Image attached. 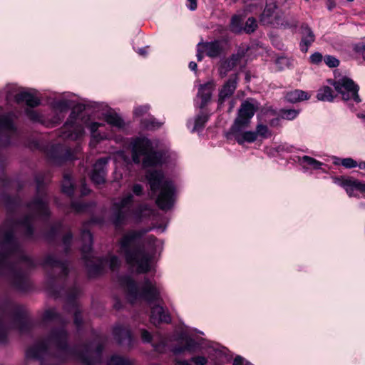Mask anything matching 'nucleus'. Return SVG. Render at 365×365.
<instances>
[{"instance_id":"f257e3e1","label":"nucleus","mask_w":365,"mask_h":365,"mask_svg":"<svg viewBox=\"0 0 365 365\" xmlns=\"http://www.w3.org/2000/svg\"><path fill=\"white\" fill-rule=\"evenodd\" d=\"M50 215L48 201L42 182L36 178V195L26 205V214L18 222L6 221L0 227V278L15 289L24 291L29 286V273L36 263L22 251L14 232L21 230L28 237L33 234V222L37 217Z\"/></svg>"},{"instance_id":"f03ea898","label":"nucleus","mask_w":365,"mask_h":365,"mask_svg":"<svg viewBox=\"0 0 365 365\" xmlns=\"http://www.w3.org/2000/svg\"><path fill=\"white\" fill-rule=\"evenodd\" d=\"M150 230L141 229L129 231L119 242V253L125 257L128 264L135 267L139 273L150 269V259L163 249L162 241L152 235H145Z\"/></svg>"},{"instance_id":"7ed1b4c3","label":"nucleus","mask_w":365,"mask_h":365,"mask_svg":"<svg viewBox=\"0 0 365 365\" xmlns=\"http://www.w3.org/2000/svg\"><path fill=\"white\" fill-rule=\"evenodd\" d=\"M67 339L68 334L64 327H54L46 338L27 350L26 357L39 360L41 365H43L42 360L43 359L48 358L52 354H58L63 357V360H66L70 353V350L68 349Z\"/></svg>"},{"instance_id":"20e7f679","label":"nucleus","mask_w":365,"mask_h":365,"mask_svg":"<svg viewBox=\"0 0 365 365\" xmlns=\"http://www.w3.org/2000/svg\"><path fill=\"white\" fill-rule=\"evenodd\" d=\"M120 284L125 290L127 298L131 303L141 299L150 304L160 301V287L155 282L148 278L144 279L140 287L130 277H123L120 279Z\"/></svg>"},{"instance_id":"39448f33","label":"nucleus","mask_w":365,"mask_h":365,"mask_svg":"<svg viewBox=\"0 0 365 365\" xmlns=\"http://www.w3.org/2000/svg\"><path fill=\"white\" fill-rule=\"evenodd\" d=\"M150 190L153 194H158L156 203L163 210H170L175 202V187L173 182L165 180L160 170H149L146 174Z\"/></svg>"},{"instance_id":"423d86ee","label":"nucleus","mask_w":365,"mask_h":365,"mask_svg":"<svg viewBox=\"0 0 365 365\" xmlns=\"http://www.w3.org/2000/svg\"><path fill=\"white\" fill-rule=\"evenodd\" d=\"M143 157V165L145 168L156 166L165 163L169 155L156 151L154 143L146 138H138L132 143V158L135 163H140V157Z\"/></svg>"},{"instance_id":"0eeeda50","label":"nucleus","mask_w":365,"mask_h":365,"mask_svg":"<svg viewBox=\"0 0 365 365\" xmlns=\"http://www.w3.org/2000/svg\"><path fill=\"white\" fill-rule=\"evenodd\" d=\"M257 109V105L252 99L247 100L242 103L237 117L235 120L231 130H242L244 128L248 127Z\"/></svg>"},{"instance_id":"6e6552de","label":"nucleus","mask_w":365,"mask_h":365,"mask_svg":"<svg viewBox=\"0 0 365 365\" xmlns=\"http://www.w3.org/2000/svg\"><path fill=\"white\" fill-rule=\"evenodd\" d=\"M333 86L344 101L354 100L356 103L361 101L358 95L359 87L351 79L342 77L335 81Z\"/></svg>"},{"instance_id":"1a4fd4ad","label":"nucleus","mask_w":365,"mask_h":365,"mask_svg":"<svg viewBox=\"0 0 365 365\" xmlns=\"http://www.w3.org/2000/svg\"><path fill=\"white\" fill-rule=\"evenodd\" d=\"M133 200V195L127 194L119 202L113 204V221L118 226L128 218L131 212L130 206Z\"/></svg>"},{"instance_id":"9d476101","label":"nucleus","mask_w":365,"mask_h":365,"mask_svg":"<svg viewBox=\"0 0 365 365\" xmlns=\"http://www.w3.org/2000/svg\"><path fill=\"white\" fill-rule=\"evenodd\" d=\"M83 134V128L77 122V115L72 111L68 120L64 124L61 131V137L65 140H76Z\"/></svg>"},{"instance_id":"9b49d317","label":"nucleus","mask_w":365,"mask_h":365,"mask_svg":"<svg viewBox=\"0 0 365 365\" xmlns=\"http://www.w3.org/2000/svg\"><path fill=\"white\" fill-rule=\"evenodd\" d=\"M13 114H0V147L10 143V138L16 135V128L13 123Z\"/></svg>"},{"instance_id":"f8f14e48","label":"nucleus","mask_w":365,"mask_h":365,"mask_svg":"<svg viewBox=\"0 0 365 365\" xmlns=\"http://www.w3.org/2000/svg\"><path fill=\"white\" fill-rule=\"evenodd\" d=\"M7 88V101H9L14 97L17 103L25 102L26 105L31 108L37 106L40 103V100L30 92L21 91L16 93V91H14L15 88L12 86H9Z\"/></svg>"},{"instance_id":"ddd939ff","label":"nucleus","mask_w":365,"mask_h":365,"mask_svg":"<svg viewBox=\"0 0 365 365\" xmlns=\"http://www.w3.org/2000/svg\"><path fill=\"white\" fill-rule=\"evenodd\" d=\"M102 347L98 346L93 351V345L90 344L84 348L82 353L77 355V359L84 365H93L100 362Z\"/></svg>"},{"instance_id":"4468645a","label":"nucleus","mask_w":365,"mask_h":365,"mask_svg":"<svg viewBox=\"0 0 365 365\" xmlns=\"http://www.w3.org/2000/svg\"><path fill=\"white\" fill-rule=\"evenodd\" d=\"M334 182L344 188L350 197L354 195V191L356 190L365 192V183H361L353 178H335Z\"/></svg>"},{"instance_id":"2eb2a0df","label":"nucleus","mask_w":365,"mask_h":365,"mask_svg":"<svg viewBox=\"0 0 365 365\" xmlns=\"http://www.w3.org/2000/svg\"><path fill=\"white\" fill-rule=\"evenodd\" d=\"M108 161V158H104L98 160L95 163L91 175V178L95 184L100 185L105 182L106 175V166Z\"/></svg>"},{"instance_id":"dca6fc26","label":"nucleus","mask_w":365,"mask_h":365,"mask_svg":"<svg viewBox=\"0 0 365 365\" xmlns=\"http://www.w3.org/2000/svg\"><path fill=\"white\" fill-rule=\"evenodd\" d=\"M238 82L237 74L232 75L230 78L224 83L219 93L218 102L222 105L225 99L230 98L235 92Z\"/></svg>"},{"instance_id":"f3484780","label":"nucleus","mask_w":365,"mask_h":365,"mask_svg":"<svg viewBox=\"0 0 365 365\" xmlns=\"http://www.w3.org/2000/svg\"><path fill=\"white\" fill-rule=\"evenodd\" d=\"M41 264L46 269H55L56 271L61 272L63 275L67 274L66 263L57 259L56 257L53 255H46Z\"/></svg>"},{"instance_id":"a211bd4d","label":"nucleus","mask_w":365,"mask_h":365,"mask_svg":"<svg viewBox=\"0 0 365 365\" xmlns=\"http://www.w3.org/2000/svg\"><path fill=\"white\" fill-rule=\"evenodd\" d=\"M243 56L244 53L242 51L237 52V53L233 54L230 58L222 61L219 68L220 77H225L227 73L237 65Z\"/></svg>"},{"instance_id":"6ab92c4d","label":"nucleus","mask_w":365,"mask_h":365,"mask_svg":"<svg viewBox=\"0 0 365 365\" xmlns=\"http://www.w3.org/2000/svg\"><path fill=\"white\" fill-rule=\"evenodd\" d=\"M202 46L204 51L210 58L218 57L224 51V43L221 41L199 43L198 46Z\"/></svg>"},{"instance_id":"aec40b11","label":"nucleus","mask_w":365,"mask_h":365,"mask_svg":"<svg viewBox=\"0 0 365 365\" xmlns=\"http://www.w3.org/2000/svg\"><path fill=\"white\" fill-rule=\"evenodd\" d=\"M215 88V83L211 81L205 84L200 85L197 92V97L201 99V103L199 106L200 108H202L207 102L210 100L212 93Z\"/></svg>"},{"instance_id":"412c9836","label":"nucleus","mask_w":365,"mask_h":365,"mask_svg":"<svg viewBox=\"0 0 365 365\" xmlns=\"http://www.w3.org/2000/svg\"><path fill=\"white\" fill-rule=\"evenodd\" d=\"M150 322L154 325L162 322L168 323L170 322V317L162 306L157 304L151 309Z\"/></svg>"},{"instance_id":"4be33fe9","label":"nucleus","mask_w":365,"mask_h":365,"mask_svg":"<svg viewBox=\"0 0 365 365\" xmlns=\"http://www.w3.org/2000/svg\"><path fill=\"white\" fill-rule=\"evenodd\" d=\"M279 12L275 4H267L260 16V22L264 25H273Z\"/></svg>"},{"instance_id":"5701e85b","label":"nucleus","mask_w":365,"mask_h":365,"mask_svg":"<svg viewBox=\"0 0 365 365\" xmlns=\"http://www.w3.org/2000/svg\"><path fill=\"white\" fill-rule=\"evenodd\" d=\"M113 334L119 344L128 346L132 345L133 338L128 328L123 326H116L114 328Z\"/></svg>"},{"instance_id":"b1692460","label":"nucleus","mask_w":365,"mask_h":365,"mask_svg":"<svg viewBox=\"0 0 365 365\" xmlns=\"http://www.w3.org/2000/svg\"><path fill=\"white\" fill-rule=\"evenodd\" d=\"M315 36L313 31L308 26H302V40L300 43V49L302 52H307L309 47L314 41Z\"/></svg>"},{"instance_id":"393cba45","label":"nucleus","mask_w":365,"mask_h":365,"mask_svg":"<svg viewBox=\"0 0 365 365\" xmlns=\"http://www.w3.org/2000/svg\"><path fill=\"white\" fill-rule=\"evenodd\" d=\"M297 162L298 164L302 167L304 170L314 169L319 170L321 169L323 163L317 160L316 159L309 157L308 155H304L302 157H298Z\"/></svg>"},{"instance_id":"a878e982","label":"nucleus","mask_w":365,"mask_h":365,"mask_svg":"<svg viewBox=\"0 0 365 365\" xmlns=\"http://www.w3.org/2000/svg\"><path fill=\"white\" fill-rule=\"evenodd\" d=\"M297 21L292 18L284 15L283 12L280 11L272 26L280 28H291L297 26Z\"/></svg>"},{"instance_id":"bb28decb","label":"nucleus","mask_w":365,"mask_h":365,"mask_svg":"<svg viewBox=\"0 0 365 365\" xmlns=\"http://www.w3.org/2000/svg\"><path fill=\"white\" fill-rule=\"evenodd\" d=\"M237 142L242 145L244 143H253L257 139V133L255 131H245L242 130L235 131L232 130Z\"/></svg>"},{"instance_id":"cd10ccee","label":"nucleus","mask_w":365,"mask_h":365,"mask_svg":"<svg viewBox=\"0 0 365 365\" xmlns=\"http://www.w3.org/2000/svg\"><path fill=\"white\" fill-rule=\"evenodd\" d=\"M81 240L83 246L81 248L84 258H88L92 248L93 237L91 233L88 230H83L81 233Z\"/></svg>"},{"instance_id":"c85d7f7f","label":"nucleus","mask_w":365,"mask_h":365,"mask_svg":"<svg viewBox=\"0 0 365 365\" xmlns=\"http://www.w3.org/2000/svg\"><path fill=\"white\" fill-rule=\"evenodd\" d=\"M103 125L102 123L97 122H92L87 125V127L90 129L91 133V145H95L100 140L108 138L106 135H101L97 133L98 129Z\"/></svg>"},{"instance_id":"c756f323","label":"nucleus","mask_w":365,"mask_h":365,"mask_svg":"<svg viewBox=\"0 0 365 365\" xmlns=\"http://www.w3.org/2000/svg\"><path fill=\"white\" fill-rule=\"evenodd\" d=\"M285 98L287 101L291 103H297L309 98L307 93L302 90H294L288 92L286 94Z\"/></svg>"},{"instance_id":"7c9ffc66","label":"nucleus","mask_w":365,"mask_h":365,"mask_svg":"<svg viewBox=\"0 0 365 365\" xmlns=\"http://www.w3.org/2000/svg\"><path fill=\"white\" fill-rule=\"evenodd\" d=\"M208 120V115L204 113H200L196 116L194 120H190L187 122V126L190 127L193 125L192 131H198L203 128L205 123Z\"/></svg>"},{"instance_id":"2f4dec72","label":"nucleus","mask_w":365,"mask_h":365,"mask_svg":"<svg viewBox=\"0 0 365 365\" xmlns=\"http://www.w3.org/2000/svg\"><path fill=\"white\" fill-rule=\"evenodd\" d=\"M105 120L112 126L116 128H122L124 125V122L122 118L114 113H108L105 114Z\"/></svg>"},{"instance_id":"473e14b6","label":"nucleus","mask_w":365,"mask_h":365,"mask_svg":"<svg viewBox=\"0 0 365 365\" xmlns=\"http://www.w3.org/2000/svg\"><path fill=\"white\" fill-rule=\"evenodd\" d=\"M28 323L29 322L26 316L24 314H20L14 319L11 328L16 329L21 332H23L28 326Z\"/></svg>"},{"instance_id":"72a5a7b5","label":"nucleus","mask_w":365,"mask_h":365,"mask_svg":"<svg viewBox=\"0 0 365 365\" xmlns=\"http://www.w3.org/2000/svg\"><path fill=\"white\" fill-rule=\"evenodd\" d=\"M317 98L319 101H331L334 99L332 90L329 86H324L318 91Z\"/></svg>"},{"instance_id":"f704fd0d","label":"nucleus","mask_w":365,"mask_h":365,"mask_svg":"<svg viewBox=\"0 0 365 365\" xmlns=\"http://www.w3.org/2000/svg\"><path fill=\"white\" fill-rule=\"evenodd\" d=\"M199 347V345L197 342L195 341L192 338L187 337L185 338V346L184 347L180 348H175L173 351L175 354H180L185 350L188 351H195Z\"/></svg>"},{"instance_id":"c9c22d12","label":"nucleus","mask_w":365,"mask_h":365,"mask_svg":"<svg viewBox=\"0 0 365 365\" xmlns=\"http://www.w3.org/2000/svg\"><path fill=\"white\" fill-rule=\"evenodd\" d=\"M108 365H135V364L128 359L113 355L108 361Z\"/></svg>"},{"instance_id":"e433bc0d","label":"nucleus","mask_w":365,"mask_h":365,"mask_svg":"<svg viewBox=\"0 0 365 365\" xmlns=\"http://www.w3.org/2000/svg\"><path fill=\"white\" fill-rule=\"evenodd\" d=\"M62 191L68 195L73 193V185L69 175H65L62 182Z\"/></svg>"},{"instance_id":"4c0bfd02","label":"nucleus","mask_w":365,"mask_h":365,"mask_svg":"<svg viewBox=\"0 0 365 365\" xmlns=\"http://www.w3.org/2000/svg\"><path fill=\"white\" fill-rule=\"evenodd\" d=\"M42 320L43 322H57L59 321V316L54 309H48L44 312Z\"/></svg>"},{"instance_id":"58836bf2","label":"nucleus","mask_w":365,"mask_h":365,"mask_svg":"<svg viewBox=\"0 0 365 365\" xmlns=\"http://www.w3.org/2000/svg\"><path fill=\"white\" fill-rule=\"evenodd\" d=\"M120 259L114 255L108 256L106 259L101 261V266L108 265L111 269H115L120 265Z\"/></svg>"},{"instance_id":"ea45409f","label":"nucleus","mask_w":365,"mask_h":365,"mask_svg":"<svg viewBox=\"0 0 365 365\" xmlns=\"http://www.w3.org/2000/svg\"><path fill=\"white\" fill-rule=\"evenodd\" d=\"M71 104L70 101L67 100H60L57 101H54L52 103L53 109L56 112H65L68 110L70 108Z\"/></svg>"},{"instance_id":"a19ab883","label":"nucleus","mask_w":365,"mask_h":365,"mask_svg":"<svg viewBox=\"0 0 365 365\" xmlns=\"http://www.w3.org/2000/svg\"><path fill=\"white\" fill-rule=\"evenodd\" d=\"M255 132L257 133V137L261 138H268L272 135V132L268 127L262 123L257 125Z\"/></svg>"},{"instance_id":"79ce46f5","label":"nucleus","mask_w":365,"mask_h":365,"mask_svg":"<svg viewBox=\"0 0 365 365\" xmlns=\"http://www.w3.org/2000/svg\"><path fill=\"white\" fill-rule=\"evenodd\" d=\"M276 65L279 70L290 68L292 66V60L285 56H280L276 59Z\"/></svg>"},{"instance_id":"37998d69","label":"nucleus","mask_w":365,"mask_h":365,"mask_svg":"<svg viewBox=\"0 0 365 365\" xmlns=\"http://www.w3.org/2000/svg\"><path fill=\"white\" fill-rule=\"evenodd\" d=\"M26 114L33 122L42 123L43 121V116L32 108H27L26 110Z\"/></svg>"},{"instance_id":"c03bdc74","label":"nucleus","mask_w":365,"mask_h":365,"mask_svg":"<svg viewBox=\"0 0 365 365\" xmlns=\"http://www.w3.org/2000/svg\"><path fill=\"white\" fill-rule=\"evenodd\" d=\"M299 110L294 109H282L280 110V115L282 118L292 120L297 118Z\"/></svg>"},{"instance_id":"a18cd8bd","label":"nucleus","mask_w":365,"mask_h":365,"mask_svg":"<svg viewBox=\"0 0 365 365\" xmlns=\"http://www.w3.org/2000/svg\"><path fill=\"white\" fill-rule=\"evenodd\" d=\"M257 26V21H256L255 19L253 17H250V18H248V19L247 20V21L245 23L244 30L247 33H252L256 29Z\"/></svg>"},{"instance_id":"49530a36","label":"nucleus","mask_w":365,"mask_h":365,"mask_svg":"<svg viewBox=\"0 0 365 365\" xmlns=\"http://www.w3.org/2000/svg\"><path fill=\"white\" fill-rule=\"evenodd\" d=\"M143 126L147 129H155L160 126V123L153 118L145 119L141 121Z\"/></svg>"},{"instance_id":"de8ad7c7","label":"nucleus","mask_w":365,"mask_h":365,"mask_svg":"<svg viewBox=\"0 0 365 365\" xmlns=\"http://www.w3.org/2000/svg\"><path fill=\"white\" fill-rule=\"evenodd\" d=\"M324 61L329 68H335L339 65V61L336 57L330 55L325 56Z\"/></svg>"},{"instance_id":"09e8293b","label":"nucleus","mask_w":365,"mask_h":365,"mask_svg":"<svg viewBox=\"0 0 365 365\" xmlns=\"http://www.w3.org/2000/svg\"><path fill=\"white\" fill-rule=\"evenodd\" d=\"M324 57L319 52H314L309 57V61L312 64L319 65L324 61Z\"/></svg>"},{"instance_id":"8fccbe9b","label":"nucleus","mask_w":365,"mask_h":365,"mask_svg":"<svg viewBox=\"0 0 365 365\" xmlns=\"http://www.w3.org/2000/svg\"><path fill=\"white\" fill-rule=\"evenodd\" d=\"M149 108L150 107L148 105L138 106L134 110V115L135 117H142L148 113Z\"/></svg>"},{"instance_id":"3c124183","label":"nucleus","mask_w":365,"mask_h":365,"mask_svg":"<svg viewBox=\"0 0 365 365\" xmlns=\"http://www.w3.org/2000/svg\"><path fill=\"white\" fill-rule=\"evenodd\" d=\"M241 19L238 16H234L231 21V27L232 31L235 32H239L241 30L240 28Z\"/></svg>"},{"instance_id":"603ef678","label":"nucleus","mask_w":365,"mask_h":365,"mask_svg":"<svg viewBox=\"0 0 365 365\" xmlns=\"http://www.w3.org/2000/svg\"><path fill=\"white\" fill-rule=\"evenodd\" d=\"M341 165L346 168H353L357 166V163L351 158H342Z\"/></svg>"},{"instance_id":"864d4df0","label":"nucleus","mask_w":365,"mask_h":365,"mask_svg":"<svg viewBox=\"0 0 365 365\" xmlns=\"http://www.w3.org/2000/svg\"><path fill=\"white\" fill-rule=\"evenodd\" d=\"M190 360L196 365H205L207 363V359L203 356H193Z\"/></svg>"},{"instance_id":"5fc2aeb1","label":"nucleus","mask_w":365,"mask_h":365,"mask_svg":"<svg viewBox=\"0 0 365 365\" xmlns=\"http://www.w3.org/2000/svg\"><path fill=\"white\" fill-rule=\"evenodd\" d=\"M141 338L143 342L150 343L152 341L151 334L145 329L140 330Z\"/></svg>"},{"instance_id":"6e6d98bb","label":"nucleus","mask_w":365,"mask_h":365,"mask_svg":"<svg viewBox=\"0 0 365 365\" xmlns=\"http://www.w3.org/2000/svg\"><path fill=\"white\" fill-rule=\"evenodd\" d=\"M132 191L136 196H140L143 193V187L140 184H135L133 186Z\"/></svg>"},{"instance_id":"4d7b16f0","label":"nucleus","mask_w":365,"mask_h":365,"mask_svg":"<svg viewBox=\"0 0 365 365\" xmlns=\"http://www.w3.org/2000/svg\"><path fill=\"white\" fill-rule=\"evenodd\" d=\"M187 7L190 11H195L197 9V0H187Z\"/></svg>"},{"instance_id":"13d9d810","label":"nucleus","mask_w":365,"mask_h":365,"mask_svg":"<svg viewBox=\"0 0 365 365\" xmlns=\"http://www.w3.org/2000/svg\"><path fill=\"white\" fill-rule=\"evenodd\" d=\"M71 239H72V235H71V234H70V233L66 234V235L63 237V244H64V245H65L66 247H67V246L70 244V242H71Z\"/></svg>"},{"instance_id":"bf43d9fd","label":"nucleus","mask_w":365,"mask_h":365,"mask_svg":"<svg viewBox=\"0 0 365 365\" xmlns=\"http://www.w3.org/2000/svg\"><path fill=\"white\" fill-rule=\"evenodd\" d=\"M74 322L77 327L81 323V315L79 312H76L74 315Z\"/></svg>"},{"instance_id":"052dcab7","label":"nucleus","mask_w":365,"mask_h":365,"mask_svg":"<svg viewBox=\"0 0 365 365\" xmlns=\"http://www.w3.org/2000/svg\"><path fill=\"white\" fill-rule=\"evenodd\" d=\"M6 162L5 155L0 152V172L4 169Z\"/></svg>"},{"instance_id":"680f3d73","label":"nucleus","mask_w":365,"mask_h":365,"mask_svg":"<svg viewBox=\"0 0 365 365\" xmlns=\"http://www.w3.org/2000/svg\"><path fill=\"white\" fill-rule=\"evenodd\" d=\"M5 336V328L1 324H0V341L4 339Z\"/></svg>"},{"instance_id":"e2e57ef3","label":"nucleus","mask_w":365,"mask_h":365,"mask_svg":"<svg viewBox=\"0 0 365 365\" xmlns=\"http://www.w3.org/2000/svg\"><path fill=\"white\" fill-rule=\"evenodd\" d=\"M176 365H191L189 361L186 360H177Z\"/></svg>"},{"instance_id":"0e129e2a","label":"nucleus","mask_w":365,"mask_h":365,"mask_svg":"<svg viewBox=\"0 0 365 365\" xmlns=\"http://www.w3.org/2000/svg\"><path fill=\"white\" fill-rule=\"evenodd\" d=\"M333 163L334 165H341V160L342 158H337V157H333Z\"/></svg>"},{"instance_id":"69168bd1","label":"nucleus","mask_w":365,"mask_h":365,"mask_svg":"<svg viewBox=\"0 0 365 365\" xmlns=\"http://www.w3.org/2000/svg\"><path fill=\"white\" fill-rule=\"evenodd\" d=\"M197 63L195 62L191 61L189 64V68L191 71H196L197 69Z\"/></svg>"},{"instance_id":"338daca9","label":"nucleus","mask_w":365,"mask_h":365,"mask_svg":"<svg viewBox=\"0 0 365 365\" xmlns=\"http://www.w3.org/2000/svg\"><path fill=\"white\" fill-rule=\"evenodd\" d=\"M138 53L141 56H145L147 53L146 49L145 48H139Z\"/></svg>"},{"instance_id":"774afa93","label":"nucleus","mask_w":365,"mask_h":365,"mask_svg":"<svg viewBox=\"0 0 365 365\" xmlns=\"http://www.w3.org/2000/svg\"><path fill=\"white\" fill-rule=\"evenodd\" d=\"M81 192L83 195H87L88 193V190L86 187L84 185H83Z\"/></svg>"}]
</instances>
